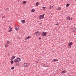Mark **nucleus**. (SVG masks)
Listing matches in <instances>:
<instances>
[{
  "label": "nucleus",
  "instance_id": "1",
  "mask_svg": "<svg viewBox=\"0 0 76 76\" xmlns=\"http://www.w3.org/2000/svg\"><path fill=\"white\" fill-rule=\"evenodd\" d=\"M66 18L67 20H72V18H70L69 16L67 17Z\"/></svg>",
  "mask_w": 76,
  "mask_h": 76
},
{
  "label": "nucleus",
  "instance_id": "2",
  "mask_svg": "<svg viewBox=\"0 0 76 76\" xmlns=\"http://www.w3.org/2000/svg\"><path fill=\"white\" fill-rule=\"evenodd\" d=\"M45 15V14H44L43 15H42L39 16L40 18V19H42L44 18V15Z\"/></svg>",
  "mask_w": 76,
  "mask_h": 76
},
{
  "label": "nucleus",
  "instance_id": "3",
  "mask_svg": "<svg viewBox=\"0 0 76 76\" xmlns=\"http://www.w3.org/2000/svg\"><path fill=\"white\" fill-rule=\"evenodd\" d=\"M72 32H76V28H72Z\"/></svg>",
  "mask_w": 76,
  "mask_h": 76
},
{
  "label": "nucleus",
  "instance_id": "4",
  "mask_svg": "<svg viewBox=\"0 0 76 76\" xmlns=\"http://www.w3.org/2000/svg\"><path fill=\"white\" fill-rule=\"evenodd\" d=\"M42 34H43V36H45L47 35V33L45 32H42Z\"/></svg>",
  "mask_w": 76,
  "mask_h": 76
},
{
  "label": "nucleus",
  "instance_id": "5",
  "mask_svg": "<svg viewBox=\"0 0 76 76\" xmlns=\"http://www.w3.org/2000/svg\"><path fill=\"white\" fill-rule=\"evenodd\" d=\"M23 66H24V67H28V64L27 63H25L24 65Z\"/></svg>",
  "mask_w": 76,
  "mask_h": 76
},
{
  "label": "nucleus",
  "instance_id": "6",
  "mask_svg": "<svg viewBox=\"0 0 76 76\" xmlns=\"http://www.w3.org/2000/svg\"><path fill=\"white\" fill-rule=\"evenodd\" d=\"M15 29L16 31H18L19 29V27L18 26H16L15 27Z\"/></svg>",
  "mask_w": 76,
  "mask_h": 76
},
{
  "label": "nucleus",
  "instance_id": "7",
  "mask_svg": "<svg viewBox=\"0 0 76 76\" xmlns=\"http://www.w3.org/2000/svg\"><path fill=\"white\" fill-rule=\"evenodd\" d=\"M73 44V43L72 42H70L68 43V46H70L71 45H72Z\"/></svg>",
  "mask_w": 76,
  "mask_h": 76
},
{
  "label": "nucleus",
  "instance_id": "8",
  "mask_svg": "<svg viewBox=\"0 0 76 76\" xmlns=\"http://www.w3.org/2000/svg\"><path fill=\"white\" fill-rule=\"evenodd\" d=\"M31 36H29L28 37H26L25 39V40H26L27 39H29V38H31Z\"/></svg>",
  "mask_w": 76,
  "mask_h": 76
},
{
  "label": "nucleus",
  "instance_id": "9",
  "mask_svg": "<svg viewBox=\"0 0 76 76\" xmlns=\"http://www.w3.org/2000/svg\"><path fill=\"white\" fill-rule=\"evenodd\" d=\"M39 34V31L35 32L34 33L35 35H37V34Z\"/></svg>",
  "mask_w": 76,
  "mask_h": 76
},
{
  "label": "nucleus",
  "instance_id": "10",
  "mask_svg": "<svg viewBox=\"0 0 76 76\" xmlns=\"http://www.w3.org/2000/svg\"><path fill=\"white\" fill-rule=\"evenodd\" d=\"M53 6H52L51 5H50L49 6V9H53Z\"/></svg>",
  "mask_w": 76,
  "mask_h": 76
},
{
  "label": "nucleus",
  "instance_id": "11",
  "mask_svg": "<svg viewBox=\"0 0 76 76\" xmlns=\"http://www.w3.org/2000/svg\"><path fill=\"white\" fill-rule=\"evenodd\" d=\"M5 47H9V44L7 43L5 45Z\"/></svg>",
  "mask_w": 76,
  "mask_h": 76
},
{
  "label": "nucleus",
  "instance_id": "12",
  "mask_svg": "<svg viewBox=\"0 0 76 76\" xmlns=\"http://www.w3.org/2000/svg\"><path fill=\"white\" fill-rule=\"evenodd\" d=\"M21 22L23 23H24L25 22V21L24 20H22L21 21Z\"/></svg>",
  "mask_w": 76,
  "mask_h": 76
},
{
  "label": "nucleus",
  "instance_id": "13",
  "mask_svg": "<svg viewBox=\"0 0 76 76\" xmlns=\"http://www.w3.org/2000/svg\"><path fill=\"white\" fill-rule=\"evenodd\" d=\"M17 59H18V61H21V59H20L19 58H17Z\"/></svg>",
  "mask_w": 76,
  "mask_h": 76
},
{
  "label": "nucleus",
  "instance_id": "14",
  "mask_svg": "<svg viewBox=\"0 0 76 76\" xmlns=\"http://www.w3.org/2000/svg\"><path fill=\"white\" fill-rule=\"evenodd\" d=\"M11 31H12V28H10V29L8 31L9 32H11Z\"/></svg>",
  "mask_w": 76,
  "mask_h": 76
},
{
  "label": "nucleus",
  "instance_id": "15",
  "mask_svg": "<svg viewBox=\"0 0 76 76\" xmlns=\"http://www.w3.org/2000/svg\"><path fill=\"white\" fill-rule=\"evenodd\" d=\"M14 61L15 63H18V61H16V59L14 60Z\"/></svg>",
  "mask_w": 76,
  "mask_h": 76
},
{
  "label": "nucleus",
  "instance_id": "16",
  "mask_svg": "<svg viewBox=\"0 0 76 76\" xmlns=\"http://www.w3.org/2000/svg\"><path fill=\"white\" fill-rule=\"evenodd\" d=\"M15 58V56H13L12 57V60H13V59Z\"/></svg>",
  "mask_w": 76,
  "mask_h": 76
},
{
  "label": "nucleus",
  "instance_id": "17",
  "mask_svg": "<svg viewBox=\"0 0 76 76\" xmlns=\"http://www.w3.org/2000/svg\"><path fill=\"white\" fill-rule=\"evenodd\" d=\"M23 4H26V1H23Z\"/></svg>",
  "mask_w": 76,
  "mask_h": 76
},
{
  "label": "nucleus",
  "instance_id": "18",
  "mask_svg": "<svg viewBox=\"0 0 76 76\" xmlns=\"http://www.w3.org/2000/svg\"><path fill=\"white\" fill-rule=\"evenodd\" d=\"M36 6H38L39 4V3L38 2H37L36 3Z\"/></svg>",
  "mask_w": 76,
  "mask_h": 76
},
{
  "label": "nucleus",
  "instance_id": "19",
  "mask_svg": "<svg viewBox=\"0 0 76 76\" xmlns=\"http://www.w3.org/2000/svg\"><path fill=\"white\" fill-rule=\"evenodd\" d=\"M69 5H70L69 4H67L66 5V7H68V6H69Z\"/></svg>",
  "mask_w": 76,
  "mask_h": 76
},
{
  "label": "nucleus",
  "instance_id": "20",
  "mask_svg": "<svg viewBox=\"0 0 76 76\" xmlns=\"http://www.w3.org/2000/svg\"><path fill=\"white\" fill-rule=\"evenodd\" d=\"M61 8H60V7H59L58 8H57L58 10H60Z\"/></svg>",
  "mask_w": 76,
  "mask_h": 76
},
{
  "label": "nucleus",
  "instance_id": "21",
  "mask_svg": "<svg viewBox=\"0 0 76 76\" xmlns=\"http://www.w3.org/2000/svg\"><path fill=\"white\" fill-rule=\"evenodd\" d=\"M11 64H13V61L12 60L11 61Z\"/></svg>",
  "mask_w": 76,
  "mask_h": 76
},
{
  "label": "nucleus",
  "instance_id": "22",
  "mask_svg": "<svg viewBox=\"0 0 76 76\" xmlns=\"http://www.w3.org/2000/svg\"><path fill=\"white\" fill-rule=\"evenodd\" d=\"M31 12H35V10L34 9H33L31 10Z\"/></svg>",
  "mask_w": 76,
  "mask_h": 76
},
{
  "label": "nucleus",
  "instance_id": "23",
  "mask_svg": "<svg viewBox=\"0 0 76 76\" xmlns=\"http://www.w3.org/2000/svg\"><path fill=\"white\" fill-rule=\"evenodd\" d=\"M46 8V7H42V9H43V10H45V8Z\"/></svg>",
  "mask_w": 76,
  "mask_h": 76
},
{
  "label": "nucleus",
  "instance_id": "24",
  "mask_svg": "<svg viewBox=\"0 0 76 76\" xmlns=\"http://www.w3.org/2000/svg\"><path fill=\"white\" fill-rule=\"evenodd\" d=\"M52 62H56V59L53 60Z\"/></svg>",
  "mask_w": 76,
  "mask_h": 76
},
{
  "label": "nucleus",
  "instance_id": "25",
  "mask_svg": "<svg viewBox=\"0 0 76 76\" xmlns=\"http://www.w3.org/2000/svg\"><path fill=\"white\" fill-rule=\"evenodd\" d=\"M16 65L17 66H19V64L17 63L16 64Z\"/></svg>",
  "mask_w": 76,
  "mask_h": 76
},
{
  "label": "nucleus",
  "instance_id": "26",
  "mask_svg": "<svg viewBox=\"0 0 76 76\" xmlns=\"http://www.w3.org/2000/svg\"><path fill=\"white\" fill-rule=\"evenodd\" d=\"M7 43L8 44H9L10 43V41H8L7 42Z\"/></svg>",
  "mask_w": 76,
  "mask_h": 76
},
{
  "label": "nucleus",
  "instance_id": "27",
  "mask_svg": "<svg viewBox=\"0 0 76 76\" xmlns=\"http://www.w3.org/2000/svg\"><path fill=\"white\" fill-rule=\"evenodd\" d=\"M62 73H66V71H65L64 70H63L62 71Z\"/></svg>",
  "mask_w": 76,
  "mask_h": 76
},
{
  "label": "nucleus",
  "instance_id": "28",
  "mask_svg": "<svg viewBox=\"0 0 76 76\" xmlns=\"http://www.w3.org/2000/svg\"><path fill=\"white\" fill-rule=\"evenodd\" d=\"M9 10V8H7L5 9L6 11H7V10Z\"/></svg>",
  "mask_w": 76,
  "mask_h": 76
},
{
  "label": "nucleus",
  "instance_id": "29",
  "mask_svg": "<svg viewBox=\"0 0 76 76\" xmlns=\"http://www.w3.org/2000/svg\"><path fill=\"white\" fill-rule=\"evenodd\" d=\"M15 69V67H14L13 66L11 68V69Z\"/></svg>",
  "mask_w": 76,
  "mask_h": 76
},
{
  "label": "nucleus",
  "instance_id": "30",
  "mask_svg": "<svg viewBox=\"0 0 76 76\" xmlns=\"http://www.w3.org/2000/svg\"><path fill=\"white\" fill-rule=\"evenodd\" d=\"M16 60L18 61V63L19 61V60H18V59H16Z\"/></svg>",
  "mask_w": 76,
  "mask_h": 76
},
{
  "label": "nucleus",
  "instance_id": "31",
  "mask_svg": "<svg viewBox=\"0 0 76 76\" xmlns=\"http://www.w3.org/2000/svg\"><path fill=\"white\" fill-rule=\"evenodd\" d=\"M56 61H58V60L57 59H56Z\"/></svg>",
  "mask_w": 76,
  "mask_h": 76
},
{
  "label": "nucleus",
  "instance_id": "32",
  "mask_svg": "<svg viewBox=\"0 0 76 76\" xmlns=\"http://www.w3.org/2000/svg\"><path fill=\"white\" fill-rule=\"evenodd\" d=\"M56 25H59V23H56Z\"/></svg>",
  "mask_w": 76,
  "mask_h": 76
},
{
  "label": "nucleus",
  "instance_id": "33",
  "mask_svg": "<svg viewBox=\"0 0 76 76\" xmlns=\"http://www.w3.org/2000/svg\"><path fill=\"white\" fill-rule=\"evenodd\" d=\"M12 27H11L10 26H9V29H10Z\"/></svg>",
  "mask_w": 76,
  "mask_h": 76
},
{
  "label": "nucleus",
  "instance_id": "34",
  "mask_svg": "<svg viewBox=\"0 0 76 76\" xmlns=\"http://www.w3.org/2000/svg\"><path fill=\"white\" fill-rule=\"evenodd\" d=\"M49 66H45V67H48Z\"/></svg>",
  "mask_w": 76,
  "mask_h": 76
},
{
  "label": "nucleus",
  "instance_id": "35",
  "mask_svg": "<svg viewBox=\"0 0 76 76\" xmlns=\"http://www.w3.org/2000/svg\"><path fill=\"white\" fill-rule=\"evenodd\" d=\"M4 16H3L2 17V18H4Z\"/></svg>",
  "mask_w": 76,
  "mask_h": 76
},
{
  "label": "nucleus",
  "instance_id": "36",
  "mask_svg": "<svg viewBox=\"0 0 76 76\" xmlns=\"http://www.w3.org/2000/svg\"><path fill=\"white\" fill-rule=\"evenodd\" d=\"M39 39H40L41 38L40 37H39Z\"/></svg>",
  "mask_w": 76,
  "mask_h": 76
},
{
  "label": "nucleus",
  "instance_id": "37",
  "mask_svg": "<svg viewBox=\"0 0 76 76\" xmlns=\"http://www.w3.org/2000/svg\"><path fill=\"white\" fill-rule=\"evenodd\" d=\"M41 34H39V35H40Z\"/></svg>",
  "mask_w": 76,
  "mask_h": 76
},
{
  "label": "nucleus",
  "instance_id": "38",
  "mask_svg": "<svg viewBox=\"0 0 76 76\" xmlns=\"http://www.w3.org/2000/svg\"><path fill=\"white\" fill-rule=\"evenodd\" d=\"M43 35V34H42V35H41V36H42Z\"/></svg>",
  "mask_w": 76,
  "mask_h": 76
},
{
  "label": "nucleus",
  "instance_id": "39",
  "mask_svg": "<svg viewBox=\"0 0 76 76\" xmlns=\"http://www.w3.org/2000/svg\"><path fill=\"white\" fill-rule=\"evenodd\" d=\"M69 48H71V46H70V47H69Z\"/></svg>",
  "mask_w": 76,
  "mask_h": 76
},
{
  "label": "nucleus",
  "instance_id": "40",
  "mask_svg": "<svg viewBox=\"0 0 76 76\" xmlns=\"http://www.w3.org/2000/svg\"><path fill=\"white\" fill-rule=\"evenodd\" d=\"M16 15H17V14H16Z\"/></svg>",
  "mask_w": 76,
  "mask_h": 76
}]
</instances>
